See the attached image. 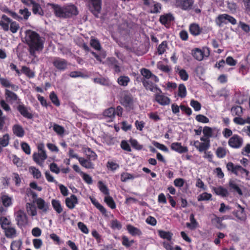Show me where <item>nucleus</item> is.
Segmentation results:
<instances>
[{"mask_svg": "<svg viewBox=\"0 0 250 250\" xmlns=\"http://www.w3.org/2000/svg\"><path fill=\"white\" fill-rule=\"evenodd\" d=\"M25 40L29 46V53L32 56L35 57L36 52L41 51L43 49L44 39L35 31H27Z\"/></svg>", "mask_w": 250, "mask_h": 250, "instance_id": "1", "label": "nucleus"}, {"mask_svg": "<svg viewBox=\"0 0 250 250\" xmlns=\"http://www.w3.org/2000/svg\"><path fill=\"white\" fill-rule=\"evenodd\" d=\"M47 5L51 6L55 16L57 18L68 19L79 14L78 8L74 4L61 6L58 4L48 3Z\"/></svg>", "mask_w": 250, "mask_h": 250, "instance_id": "2", "label": "nucleus"}, {"mask_svg": "<svg viewBox=\"0 0 250 250\" xmlns=\"http://www.w3.org/2000/svg\"><path fill=\"white\" fill-rule=\"evenodd\" d=\"M140 72L143 76L141 80L146 89L152 92L156 91V76L145 68H142Z\"/></svg>", "mask_w": 250, "mask_h": 250, "instance_id": "3", "label": "nucleus"}, {"mask_svg": "<svg viewBox=\"0 0 250 250\" xmlns=\"http://www.w3.org/2000/svg\"><path fill=\"white\" fill-rule=\"evenodd\" d=\"M120 103L128 111L133 109L134 100L132 95L128 91H124L120 98Z\"/></svg>", "mask_w": 250, "mask_h": 250, "instance_id": "4", "label": "nucleus"}, {"mask_svg": "<svg viewBox=\"0 0 250 250\" xmlns=\"http://www.w3.org/2000/svg\"><path fill=\"white\" fill-rule=\"evenodd\" d=\"M15 220L19 227L26 226L28 223V218L26 213L22 210H19L15 212Z\"/></svg>", "mask_w": 250, "mask_h": 250, "instance_id": "5", "label": "nucleus"}, {"mask_svg": "<svg viewBox=\"0 0 250 250\" xmlns=\"http://www.w3.org/2000/svg\"><path fill=\"white\" fill-rule=\"evenodd\" d=\"M17 110L20 112L21 115L27 119H32L34 115L30 107L26 106L24 104H19L17 106Z\"/></svg>", "mask_w": 250, "mask_h": 250, "instance_id": "6", "label": "nucleus"}, {"mask_svg": "<svg viewBox=\"0 0 250 250\" xmlns=\"http://www.w3.org/2000/svg\"><path fill=\"white\" fill-rule=\"evenodd\" d=\"M52 63L53 66L60 71L65 70L68 66L67 61L64 59L59 57L55 58L53 59Z\"/></svg>", "mask_w": 250, "mask_h": 250, "instance_id": "7", "label": "nucleus"}, {"mask_svg": "<svg viewBox=\"0 0 250 250\" xmlns=\"http://www.w3.org/2000/svg\"><path fill=\"white\" fill-rule=\"evenodd\" d=\"M90 0L92 6L90 7L89 10L95 17L98 18L102 10V0Z\"/></svg>", "mask_w": 250, "mask_h": 250, "instance_id": "8", "label": "nucleus"}, {"mask_svg": "<svg viewBox=\"0 0 250 250\" xmlns=\"http://www.w3.org/2000/svg\"><path fill=\"white\" fill-rule=\"evenodd\" d=\"M243 143L242 138L238 135H234L230 137L228 141L229 145L234 148H238L242 146Z\"/></svg>", "mask_w": 250, "mask_h": 250, "instance_id": "9", "label": "nucleus"}, {"mask_svg": "<svg viewBox=\"0 0 250 250\" xmlns=\"http://www.w3.org/2000/svg\"><path fill=\"white\" fill-rule=\"evenodd\" d=\"M193 0H176L175 5L177 7L186 10L191 9Z\"/></svg>", "mask_w": 250, "mask_h": 250, "instance_id": "10", "label": "nucleus"}, {"mask_svg": "<svg viewBox=\"0 0 250 250\" xmlns=\"http://www.w3.org/2000/svg\"><path fill=\"white\" fill-rule=\"evenodd\" d=\"M47 158L46 151L34 153L33 154V160L39 165L42 166L44 160Z\"/></svg>", "mask_w": 250, "mask_h": 250, "instance_id": "11", "label": "nucleus"}, {"mask_svg": "<svg viewBox=\"0 0 250 250\" xmlns=\"http://www.w3.org/2000/svg\"><path fill=\"white\" fill-rule=\"evenodd\" d=\"M66 206L70 209L75 208L76 205L78 204V200L77 196L74 194H72L70 197H67L65 200Z\"/></svg>", "mask_w": 250, "mask_h": 250, "instance_id": "12", "label": "nucleus"}, {"mask_svg": "<svg viewBox=\"0 0 250 250\" xmlns=\"http://www.w3.org/2000/svg\"><path fill=\"white\" fill-rule=\"evenodd\" d=\"M36 202L38 208L42 210V212L46 213L49 210L50 207L49 203H46L43 199L39 198L36 200Z\"/></svg>", "mask_w": 250, "mask_h": 250, "instance_id": "13", "label": "nucleus"}, {"mask_svg": "<svg viewBox=\"0 0 250 250\" xmlns=\"http://www.w3.org/2000/svg\"><path fill=\"white\" fill-rule=\"evenodd\" d=\"M218 20L220 22L219 24L220 26L222 23H226V21H228L232 24H235L236 23V21L233 17L225 14L219 15L218 17Z\"/></svg>", "mask_w": 250, "mask_h": 250, "instance_id": "14", "label": "nucleus"}, {"mask_svg": "<svg viewBox=\"0 0 250 250\" xmlns=\"http://www.w3.org/2000/svg\"><path fill=\"white\" fill-rule=\"evenodd\" d=\"M12 131L14 135L19 138H22L25 134L23 127L20 124H15L12 127Z\"/></svg>", "mask_w": 250, "mask_h": 250, "instance_id": "15", "label": "nucleus"}, {"mask_svg": "<svg viewBox=\"0 0 250 250\" xmlns=\"http://www.w3.org/2000/svg\"><path fill=\"white\" fill-rule=\"evenodd\" d=\"M174 19V18L172 15L168 13L161 16L159 21L162 24H164L166 26H167Z\"/></svg>", "mask_w": 250, "mask_h": 250, "instance_id": "16", "label": "nucleus"}, {"mask_svg": "<svg viewBox=\"0 0 250 250\" xmlns=\"http://www.w3.org/2000/svg\"><path fill=\"white\" fill-rule=\"evenodd\" d=\"M103 115L105 118L109 119V122H112L115 119L116 115L115 108L114 107H110L105 109L103 112Z\"/></svg>", "mask_w": 250, "mask_h": 250, "instance_id": "17", "label": "nucleus"}, {"mask_svg": "<svg viewBox=\"0 0 250 250\" xmlns=\"http://www.w3.org/2000/svg\"><path fill=\"white\" fill-rule=\"evenodd\" d=\"M5 236L7 238H14L17 236V231L14 227L11 226L3 229Z\"/></svg>", "mask_w": 250, "mask_h": 250, "instance_id": "18", "label": "nucleus"}, {"mask_svg": "<svg viewBox=\"0 0 250 250\" xmlns=\"http://www.w3.org/2000/svg\"><path fill=\"white\" fill-rule=\"evenodd\" d=\"M50 126L49 128L52 127L53 130L59 136H63L65 132L64 128L56 123H50Z\"/></svg>", "mask_w": 250, "mask_h": 250, "instance_id": "19", "label": "nucleus"}, {"mask_svg": "<svg viewBox=\"0 0 250 250\" xmlns=\"http://www.w3.org/2000/svg\"><path fill=\"white\" fill-rule=\"evenodd\" d=\"M51 204L53 209L55 210L57 213L60 214L62 212L63 207L59 200L52 199L51 200Z\"/></svg>", "mask_w": 250, "mask_h": 250, "instance_id": "20", "label": "nucleus"}, {"mask_svg": "<svg viewBox=\"0 0 250 250\" xmlns=\"http://www.w3.org/2000/svg\"><path fill=\"white\" fill-rule=\"evenodd\" d=\"M212 189L213 190L214 192L218 195H220L222 197H227L229 195L228 190L221 186H219L218 187H213Z\"/></svg>", "mask_w": 250, "mask_h": 250, "instance_id": "21", "label": "nucleus"}, {"mask_svg": "<svg viewBox=\"0 0 250 250\" xmlns=\"http://www.w3.org/2000/svg\"><path fill=\"white\" fill-rule=\"evenodd\" d=\"M126 229L128 232L132 235V236H136V235H141L142 233L141 230L130 224H128L126 226Z\"/></svg>", "mask_w": 250, "mask_h": 250, "instance_id": "22", "label": "nucleus"}, {"mask_svg": "<svg viewBox=\"0 0 250 250\" xmlns=\"http://www.w3.org/2000/svg\"><path fill=\"white\" fill-rule=\"evenodd\" d=\"M189 32L194 36L199 35L202 32V29L196 23H192L189 26Z\"/></svg>", "mask_w": 250, "mask_h": 250, "instance_id": "23", "label": "nucleus"}, {"mask_svg": "<svg viewBox=\"0 0 250 250\" xmlns=\"http://www.w3.org/2000/svg\"><path fill=\"white\" fill-rule=\"evenodd\" d=\"M171 148L172 149L181 153L186 152L188 150L187 147L182 146L181 144L179 143H172L171 145Z\"/></svg>", "mask_w": 250, "mask_h": 250, "instance_id": "24", "label": "nucleus"}, {"mask_svg": "<svg viewBox=\"0 0 250 250\" xmlns=\"http://www.w3.org/2000/svg\"><path fill=\"white\" fill-rule=\"evenodd\" d=\"M237 208L241 209V215H240L239 214V211H234L233 212V214L239 220L241 221H245L247 218V215L245 212L244 208H243L239 204L237 205Z\"/></svg>", "mask_w": 250, "mask_h": 250, "instance_id": "25", "label": "nucleus"}, {"mask_svg": "<svg viewBox=\"0 0 250 250\" xmlns=\"http://www.w3.org/2000/svg\"><path fill=\"white\" fill-rule=\"evenodd\" d=\"M157 102L163 105H168L170 103V100L167 97L164 95L157 94Z\"/></svg>", "mask_w": 250, "mask_h": 250, "instance_id": "26", "label": "nucleus"}, {"mask_svg": "<svg viewBox=\"0 0 250 250\" xmlns=\"http://www.w3.org/2000/svg\"><path fill=\"white\" fill-rule=\"evenodd\" d=\"M90 199L93 205H94V206L98 209L103 214H105L106 213V209L102 205H101L95 198L90 197Z\"/></svg>", "mask_w": 250, "mask_h": 250, "instance_id": "27", "label": "nucleus"}, {"mask_svg": "<svg viewBox=\"0 0 250 250\" xmlns=\"http://www.w3.org/2000/svg\"><path fill=\"white\" fill-rule=\"evenodd\" d=\"M32 12L35 15L43 16L44 12L39 3L35 2L32 5Z\"/></svg>", "mask_w": 250, "mask_h": 250, "instance_id": "28", "label": "nucleus"}, {"mask_svg": "<svg viewBox=\"0 0 250 250\" xmlns=\"http://www.w3.org/2000/svg\"><path fill=\"white\" fill-rule=\"evenodd\" d=\"M214 218L212 219V222L213 223L216 228L219 229H222L225 228V225L222 224V218L217 216L216 215L213 214Z\"/></svg>", "mask_w": 250, "mask_h": 250, "instance_id": "29", "label": "nucleus"}, {"mask_svg": "<svg viewBox=\"0 0 250 250\" xmlns=\"http://www.w3.org/2000/svg\"><path fill=\"white\" fill-rule=\"evenodd\" d=\"M21 72L24 74L29 78H33L35 77V73L29 67L26 66H22L21 69Z\"/></svg>", "mask_w": 250, "mask_h": 250, "instance_id": "30", "label": "nucleus"}, {"mask_svg": "<svg viewBox=\"0 0 250 250\" xmlns=\"http://www.w3.org/2000/svg\"><path fill=\"white\" fill-rule=\"evenodd\" d=\"M0 225L2 229H3L11 226V222L7 217L2 216L0 217Z\"/></svg>", "mask_w": 250, "mask_h": 250, "instance_id": "31", "label": "nucleus"}, {"mask_svg": "<svg viewBox=\"0 0 250 250\" xmlns=\"http://www.w3.org/2000/svg\"><path fill=\"white\" fill-rule=\"evenodd\" d=\"M130 82V79L128 76H121L118 79L117 82L121 86H126Z\"/></svg>", "mask_w": 250, "mask_h": 250, "instance_id": "32", "label": "nucleus"}, {"mask_svg": "<svg viewBox=\"0 0 250 250\" xmlns=\"http://www.w3.org/2000/svg\"><path fill=\"white\" fill-rule=\"evenodd\" d=\"M5 95L7 99H9V100H12L13 101H17L18 98L17 95L16 93L11 91L7 89H6L5 90Z\"/></svg>", "mask_w": 250, "mask_h": 250, "instance_id": "33", "label": "nucleus"}, {"mask_svg": "<svg viewBox=\"0 0 250 250\" xmlns=\"http://www.w3.org/2000/svg\"><path fill=\"white\" fill-rule=\"evenodd\" d=\"M2 11L4 13L8 14L10 16H11L14 19H16L19 21L22 20V18L20 16H19L16 12L12 11L9 10L7 7L4 8Z\"/></svg>", "mask_w": 250, "mask_h": 250, "instance_id": "34", "label": "nucleus"}, {"mask_svg": "<svg viewBox=\"0 0 250 250\" xmlns=\"http://www.w3.org/2000/svg\"><path fill=\"white\" fill-rule=\"evenodd\" d=\"M2 205L5 207H9L12 205V199L7 195L3 194L1 196Z\"/></svg>", "mask_w": 250, "mask_h": 250, "instance_id": "35", "label": "nucleus"}, {"mask_svg": "<svg viewBox=\"0 0 250 250\" xmlns=\"http://www.w3.org/2000/svg\"><path fill=\"white\" fill-rule=\"evenodd\" d=\"M104 201L107 205L111 209H115L116 208V204L111 196L107 195L104 197Z\"/></svg>", "mask_w": 250, "mask_h": 250, "instance_id": "36", "label": "nucleus"}, {"mask_svg": "<svg viewBox=\"0 0 250 250\" xmlns=\"http://www.w3.org/2000/svg\"><path fill=\"white\" fill-rule=\"evenodd\" d=\"M190 221L191 223H187L186 226L187 227L191 229H195L198 225V223L194 218V216L193 214H191L190 215Z\"/></svg>", "mask_w": 250, "mask_h": 250, "instance_id": "37", "label": "nucleus"}, {"mask_svg": "<svg viewBox=\"0 0 250 250\" xmlns=\"http://www.w3.org/2000/svg\"><path fill=\"white\" fill-rule=\"evenodd\" d=\"M78 160L81 164V165L86 168H93V164L89 160L82 158L79 157L78 159Z\"/></svg>", "mask_w": 250, "mask_h": 250, "instance_id": "38", "label": "nucleus"}, {"mask_svg": "<svg viewBox=\"0 0 250 250\" xmlns=\"http://www.w3.org/2000/svg\"><path fill=\"white\" fill-rule=\"evenodd\" d=\"M192 54L194 58L198 61H201L203 59V52L198 48H196L194 50H193Z\"/></svg>", "mask_w": 250, "mask_h": 250, "instance_id": "39", "label": "nucleus"}, {"mask_svg": "<svg viewBox=\"0 0 250 250\" xmlns=\"http://www.w3.org/2000/svg\"><path fill=\"white\" fill-rule=\"evenodd\" d=\"M49 98L52 103L56 106H59L60 105V102L58 99L57 94L52 91L49 95Z\"/></svg>", "mask_w": 250, "mask_h": 250, "instance_id": "40", "label": "nucleus"}, {"mask_svg": "<svg viewBox=\"0 0 250 250\" xmlns=\"http://www.w3.org/2000/svg\"><path fill=\"white\" fill-rule=\"evenodd\" d=\"M135 178L134 176L130 173L124 172L121 174V181L123 182H126L129 180H132Z\"/></svg>", "mask_w": 250, "mask_h": 250, "instance_id": "41", "label": "nucleus"}, {"mask_svg": "<svg viewBox=\"0 0 250 250\" xmlns=\"http://www.w3.org/2000/svg\"><path fill=\"white\" fill-rule=\"evenodd\" d=\"M159 234L160 236L165 239H167L168 241H170L172 238V233L169 231H165L163 230H159Z\"/></svg>", "mask_w": 250, "mask_h": 250, "instance_id": "42", "label": "nucleus"}, {"mask_svg": "<svg viewBox=\"0 0 250 250\" xmlns=\"http://www.w3.org/2000/svg\"><path fill=\"white\" fill-rule=\"evenodd\" d=\"M9 142V136L8 134H4L2 137L0 138V145L2 147L8 146Z\"/></svg>", "mask_w": 250, "mask_h": 250, "instance_id": "43", "label": "nucleus"}, {"mask_svg": "<svg viewBox=\"0 0 250 250\" xmlns=\"http://www.w3.org/2000/svg\"><path fill=\"white\" fill-rule=\"evenodd\" d=\"M229 186L231 189H234L240 195H242L243 193L241 189L239 188L238 186L235 183L234 181L230 180L229 182Z\"/></svg>", "mask_w": 250, "mask_h": 250, "instance_id": "44", "label": "nucleus"}, {"mask_svg": "<svg viewBox=\"0 0 250 250\" xmlns=\"http://www.w3.org/2000/svg\"><path fill=\"white\" fill-rule=\"evenodd\" d=\"M122 245L125 247L126 248H129L130 247L132 244H133L135 241L134 240H129L127 236L124 235L122 237Z\"/></svg>", "mask_w": 250, "mask_h": 250, "instance_id": "45", "label": "nucleus"}, {"mask_svg": "<svg viewBox=\"0 0 250 250\" xmlns=\"http://www.w3.org/2000/svg\"><path fill=\"white\" fill-rule=\"evenodd\" d=\"M187 90L184 84H180L178 87V96L181 98H184L186 96Z\"/></svg>", "mask_w": 250, "mask_h": 250, "instance_id": "46", "label": "nucleus"}, {"mask_svg": "<svg viewBox=\"0 0 250 250\" xmlns=\"http://www.w3.org/2000/svg\"><path fill=\"white\" fill-rule=\"evenodd\" d=\"M22 245L21 240H14L12 242L10 246L11 250H19Z\"/></svg>", "mask_w": 250, "mask_h": 250, "instance_id": "47", "label": "nucleus"}, {"mask_svg": "<svg viewBox=\"0 0 250 250\" xmlns=\"http://www.w3.org/2000/svg\"><path fill=\"white\" fill-rule=\"evenodd\" d=\"M231 111L232 115L240 116L243 112L242 107L238 105L233 106L231 109Z\"/></svg>", "mask_w": 250, "mask_h": 250, "instance_id": "48", "label": "nucleus"}, {"mask_svg": "<svg viewBox=\"0 0 250 250\" xmlns=\"http://www.w3.org/2000/svg\"><path fill=\"white\" fill-rule=\"evenodd\" d=\"M99 184V188L100 191L105 195H109V189L106 187V186L102 182L100 181L98 183Z\"/></svg>", "mask_w": 250, "mask_h": 250, "instance_id": "49", "label": "nucleus"}, {"mask_svg": "<svg viewBox=\"0 0 250 250\" xmlns=\"http://www.w3.org/2000/svg\"><path fill=\"white\" fill-rule=\"evenodd\" d=\"M209 147H210V144H208V143H199L198 146L197 147V149L200 152H202L203 151L205 152V151H206L207 150H208L209 148Z\"/></svg>", "mask_w": 250, "mask_h": 250, "instance_id": "50", "label": "nucleus"}, {"mask_svg": "<svg viewBox=\"0 0 250 250\" xmlns=\"http://www.w3.org/2000/svg\"><path fill=\"white\" fill-rule=\"evenodd\" d=\"M227 153L225 148L222 147H218L216 151V154L219 158H222L224 157Z\"/></svg>", "mask_w": 250, "mask_h": 250, "instance_id": "51", "label": "nucleus"}, {"mask_svg": "<svg viewBox=\"0 0 250 250\" xmlns=\"http://www.w3.org/2000/svg\"><path fill=\"white\" fill-rule=\"evenodd\" d=\"M30 171L32 174L34 178L36 179H39L41 178L42 174L39 169L36 168L35 167H30Z\"/></svg>", "mask_w": 250, "mask_h": 250, "instance_id": "52", "label": "nucleus"}, {"mask_svg": "<svg viewBox=\"0 0 250 250\" xmlns=\"http://www.w3.org/2000/svg\"><path fill=\"white\" fill-rule=\"evenodd\" d=\"M10 29L12 33H16L20 28L19 24L16 21H12L10 23Z\"/></svg>", "mask_w": 250, "mask_h": 250, "instance_id": "53", "label": "nucleus"}, {"mask_svg": "<svg viewBox=\"0 0 250 250\" xmlns=\"http://www.w3.org/2000/svg\"><path fill=\"white\" fill-rule=\"evenodd\" d=\"M106 166L107 168L112 171H114L119 168L120 166L118 164L113 161H108Z\"/></svg>", "mask_w": 250, "mask_h": 250, "instance_id": "54", "label": "nucleus"}, {"mask_svg": "<svg viewBox=\"0 0 250 250\" xmlns=\"http://www.w3.org/2000/svg\"><path fill=\"white\" fill-rule=\"evenodd\" d=\"M121 223L117 219L113 220L111 222V228L112 229L120 230L122 229Z\"/></svg>", "mask_w": 250, "mask_h": 250, "instance_id": "55", "label": "nucleus"}, {"mask_svg": "<svg viewBox=\"0 0 250 250\" xmlns=\"http://www.w3.org/2000/svg\"><path fill=\"white\" fill-rule=\"evenodd\" d=\"M212 129L208 126H205L203 129L204 136L209 138L212 136Z\"/></svg>", "mask_w": 250, "mask_h": 250, "instance_id": "56", "label": "nucleus"}, {"mask_svg": "<svg viewBox=\"0 0 250 250\" xmlns=\"http://www.w3.org/2000/svg\"><path fill=\"white\" fill-rule=\"evenodd\" d=\"M167 47V43L166 41L163 42L157 48V52L159 54H162L166 51Z\"/></svg>", "mask_w": 250, "mask_h": 250, "instance_id": "57", "label": "nucleus"}, {"mask_svg": "<svg viewBox=\"0 0 250 250\" xmlns=\"http://www.w3.org/2000/svg\"><path fill=\"white\" fill-rule=\"evenodd\" d=\"M211 194L204 192L200 194L198 197V201H207L211 199Z\"/></svg>", "mask_w": 250, "mask_h": 250, "instance_id": "58", "label": "nucleus"}, {"mask_svg": "<svg viewBox=\"0 0 250 250\" xmlns=\"http://www.w3.org/2000/svg\"><path fill=\"white\" fill-rule=\"evenodd\" d=\"M19 13L23 15V19L25 20H28L31 15V12L28 11L27 8H24L23 9H20Z\"/></svg>", "mask_w": 250, "mask_h": 250, "instance_id": "59", "label": "nucleus"}, {"mask_svg": "<svg viewBox=\"0 0 250 250\" xmlns=\"http://www.w3.org/2000/svg\"><path fill=\"white\" fill-rule=\"evenodd\" d=\"M190 105L196 111H199L201 108V104L197 101L192 100L190 101Z\"/></svg>", "mask_w": 250, "mask_h": 250, "instance_id": "60", "label": "nucleus"}, {"mask_svg": "<svg viewBox=\"0 0 250 250\" xmlns=\"http://www.w3.org/2000/svg\"><path fill=\"white\" fill-rule=\"evenodd\" d=\"M78 227L83 233L85 234H88L89 233V229L83 223L79 222L78 223Z\"/></svg>", "mask_w": 250, "mask_h": 250, "instance_id": "61", "label": "nucleus"}, {"mask_svg": "<svg viewBox=\"0 0 250 250\" xmlns=\"http://www.w3.org/2000/svg\"><path fill=\"white\" fill-rule=\"evenodd\" d=\"M21 147L22 150L26 154H30L31 153V149L29 145L23 142L21 144Z\"/></svg>", "mask_w": 250, "mask_h": 250, "instance_id": "62", "label": "nucleus"}, {"mask_svg": "<svg viewBox=\"0 0 250 250\" xmlns=\"http://www.w3.org/2000/svg\"><path fill=\"white\" fill-rule=\"evenodd\" d=\"M90 45L97 50H100L101 48L99 42L96 39H92L90 41Z\"/></svg>", "mask_w": 250, "mask_h": 250, "instance_id": "63", "label": "nucleus"}, {"mask_svg": "<svg viewBox=\"0 0 250 250\" xmlns=\"http://www.w3.org/2000/svg\"><path fill=\"white\" fill-rule=\"evenodd\" d=\"M121 147L124 150L127 152H130L131 149L129 144L125 140L122 141L121 143Z\"/></svg>", "mask_w": 250, "mask_h": 250, "instance_id": "64", "label": "nucleus"}]
</instances>
